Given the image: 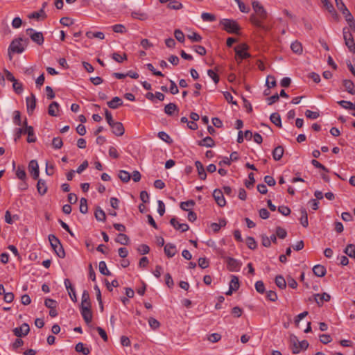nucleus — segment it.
I'll return each instance as SVG.
<instances>
[{
    "mask_svg": "<svg viewBox=\"0 0 355 355\" xmlns=\"http://www.w3.org/2000/svg\"><path fill=\"white\" fill-rule=\"evenodd\" d=\"M252 8L256 15H251L250 17V21L257 27H259L265 31H269V27L262 24V20L267 18L268 14L262 5L259 1H254L252 2Z\"/></svg>",
    "mask_w": 355,
    "mask_h": 355,
    "instance_id": "nucleus-1",
    "label": "nucleus"
},
{
    "mask_svg": "<svg viewBox=\"0 0 355 355\" xmlns=\"http://www.w3.org/2000/svg\"><path fill=\"white\" fill-rule=\"evenodd\" d=\"M28 43L29 40L28 38L23 39L22 37H19L17 39H15L10 44L8 51L21 53L28 46Z\"/></svg>",
    "mask_w": 355,
    "mask_h": 355,
    "instance_id": "nucleus-2",
    "label": "nucleus"
},
{
    "mask_svg": "<svg viewBox=\"0 0 355 355\" xmlns=\"http://www.w3.org/2000/svg\"><path fill=\"white\" fill-rule=\"evenodd\" d=\"M220 25L228 33L239 35L240 26L235 20L223 19L220 21Z\"/></svg>",
    "mask_w": 355,
    "mask_h": 355,
    "instance_id": "nucleus-3",
    "label": "nucleus"
},
{
    "mask_svg": "<svg viewBox=\"0 0 355 355\" xmlns=\"http://www.w3.org/2000/svg\"><path fill=\"white\" fill-rule=\"evenodd\" d=\"M250 46L245 43H241L234 47V51L236 53L235 59L239 64L243 60L247 59L251 57V55L248 52Z\"/></svg>",
    "mask_w": 355,
    "mask_h": 355,
    "instance_id": "nucleus-4",
    "label": "nucleus"
},
{
    "mask_svg": "<svg viewBox=\"0 0 355 355\" xmlns=\"http://www.w3.org/2000/svg\"><path fill=\"white\" fill-rule=\"evenodd\" d=\"M291 348L293 354H298L302 349L305 350L309 347V343L304 340L299 341L295 336H291L290 338Z\"/></svg>",
    "mask_w": 355,
    "mask_h": 355,
    "instance_id": "nucleus-5",
    "label": "nucleus"
},
{
    "mask_svg": "<svg viewBox=\"0 0 355 355\" xmlns=\"http://www.w3.org/2000/svg\"><path fill=\"white\" fill-rule=\"evenodd\" d=\"M49 241L55 254L60 258H64L65 257V252L60 240L55 235L49 234Z\"/></svg>",
    "mask_w": 355,
    "mask_h": 355,
    "instance_id": "nucleus-6",
    "label": "nucleus"
},
{
    "mask_svg": "<svg viewBox=\"0 0 355 355\" xmlns=\"http://www.w3.org/2000/svg\"><path fill=\"white\" fill-rule=\"evenodd\" d=\"M26 33L30 36L31 40L38 45L44 43V38L42 32H36L32 28L26 29Z\"/></svg>",
    "mask_w": 355,
    "mask_h": 355,
    "instance_id": "nucleus-7",
    "label": "nucleus"
},
{
    "mask_svg": "<svg viewBox=\"0 0 355 355\" xmlns=\"http://www.w3.org/2000/svg\"><path fill=\"white\" fill-rule=\"evenodd\" d=\"M29 331L30 327L27 323H23L20 327L13 329L14 335L18 338L26 336Z\"/></svg>",
    "mask_w": 355,
    "mask_h": 355,
    "instance_id": "nucleus-8",
    "label": "nucleus"
},
{
    "mask_svg": "<svg viewBox=\"0 0 355 355\" xmlns=\"http://www.w3.org/2000/svg\"><path fill=\"white\" fill-rule=\"evenodd\" d=\"M226 263L230 271H239L241 266V263L239 261L232 257H227Z\"/></svg>",
    "mask_w": 355,
    "mask_h": 355,
    "instance_id": "nucleus-9",
    "label": "nucleus"
},
{
    "mask_svg": "<svg viewBox=\"0 0 355 355\" xmlns=\"http://www.w3.org/2000/svg\"><path fill=\"white\" fill-rule=\"evenodd\" d=\"M213 197L219 207H223L225 206L226 200L221 190L216 189L213 192Z\"/></svg>",
    "mask_w": 355,
    "mask_h": 355,
    "instance_id": "nucleus-10",
    "label": "nucleus"
},
{
    "mask_svg": "<svg viewBox=\"0 0 355 355\" xmlns=\"http://www.w3.org/2000/svg\"><path fill=\"white\" fill-rule=\"evenodd\" d=\"M28 171L33 179H38L40 175V170L37 162L36 160L33 159L29 162Z\"/></svg>",
    "mask_w": 355,
    "mask_h": 355,
    "instance_id": "nucleus-11",
    "label": "nucleus"
},
{
    "mask_svg": "<svg viewBox=\"0 0 355 355\" xmlns=\"http://www.w3.org/2000/svg\"><path fill=\"white\" fill-rule=\"evenodd\" d=\"M113 134L117 137L122 136L125 132L124 127L121 122L116 121L110 125Z\"/></svg>",
    "mask_w": 355,
    "mask_h": 355,
    "instance_id": "nucleus-12",
    "label": "nucleus"
},
{
    "mask_svg": "<svg viewBox=\"0 0 355 355\" xmlns=\"http://www.w3.org/2000/svg\"><path fill=\"white\" fill-rule=\"evenodd\" d=\"M80 313L86 324H89L92 320L91 307H80Z\"/></svg>",
    "mask_w": 355,
    "mask_h": 355,
    "instance_id": "nucleus-13",
    "label": "nucleus"
},
{
    "mask_svg": "<svg viewBox=\"0 0 355 355\" xmlns=\"http://www.w3.org/2000/svg\"><path fill=\"white\" fill-rule=\"evenodd\" d=\"M26 106L28 113L31 114L36 107V98L33 93L31 94V96L26 98Z\"/></svg>",
    "mask_w": 355,
    "mask_h": 355,
    "instance_id": "nucleus-14",
    "label": "nucleus"
},
{
    "mask_svg": "<svg viewBox=\"0 0 355 355\" xmlns=\"http://www.w3.org/2000/svg\"><path fill=\"white\" fill-rule=\"evenodd\" d=\"M171 225L177 230L182 232H187L189 230V225L186 223H180L175 218H172L170 220Z\"/></svg>",
    "mask_w": 355,
    "mask_h": 355,
    "instance_id": "nucleus-15",
    "label": "nucleus"
},
{
    "mask_svg": "<svg viewBox=\"0 0 355 355\" xmlns=\"http://www.w3.org/2000/svg\"><path fill=\"white\" fill-rule=\"evenodd\" d=\"M335 3L338 9L342 12L344 15L345 18L349 17L352 15V13L349 11L347 8L345 6V3L342 0H335Z\"/></svg>",
    "mask_w": 355,
    "mask_h": 355,
    "instance_id": "nucleus-16",
    "label": "nucleus"
},
{
    "mask_svg": "<svg viewBox=\"0 0 355 355\" xmlns=\"http://www.w3.org/2000/svg\"><path fill=\"white\" fill-rule=\"evenodd\" d=\"M24 134L28 135L27 142L34 143L36 141V137L35 136L34 128L33 126L26 125L24 128Z\"/></svg>",
    "mask_w": 355,
    "mask_h": 355,
    "instance_id": "nucleus-17",
    "label": "nucleus"
},
{
    "mask_svg": "<svg viewBox=\"0 0 355 355\" xmlns=\"http://www.w3.org/2000/svg\"><path fill=\"white\" fill-rule=\"evenodd\" d=\"M314 299L318 306H320L323 304L324 302H328L330 300V295L326 293H323L322 294H315L314 295Z\"/></svg>",
    "mask_w": 355,
    "mask_h": 355,
    "instance_id": "nucleus-18",
    "label": "nucleus"
},
{
    "mask_svg": "<svg viewBox=\"0 0 355 355\" xmlns=\"http://www.w3.org/2000/svg\"><path fill=\"white\" fill-rule=\"evenodd\" d=\"M160 3H168V8L170 9L180 10L182 8V5L180 2L177 0H159Z\"/></svg>",
    "mask_w": 355,
    "mask_h": 355,
    "instance_id": "nucleus-19",
    "label": "nucleus"
},
{
    "mask_svg": "<svg viewBox=\"0 0 355 355\" xmlns=\"http://www.w3.org/2000/svg\"><path fill=\"white\" fill-rule=\"evenodd\" d=\"M164 252H165L166 255L169 258L174 257L177 252L175 245L174 244H172L170 243H167L164 246Z\"/></svg>",
    "mask_w": 355,
    "mask_h": 355,
    "instance_id": "nucleus-20",
    "label": "nucleus"
},
{
    "mask_svg": "<svg viewBox=\"0 0 355 355\" xmlns=\"http://www.w3.org/2000/svg\"><path fill=\"white\" fill-rule=\"evenodd\" d=\"M195 166L197 168L199 178L202 180H205L207 178V173L205 171L204 166L200 161H196L195 162Z\"/></svg>",
    "mask_w": 355,
    "mask_h": 355,
    "instance_id": "nucleus-21",
    "label": "nucleus"
},
{
    "mask_svg": "<svg viewBox=\"0 0 355 355\" xmlns=\"http://www.w3.org/2000/svg\"><path fill=\"white\" fill-rule=\"evenodd\" d=\"M343 85L348 93L352 95L355 94V85L352 80L347 79L343 80Z\"/></svg>",
    "mask_w": 355,
    "mask_h": 355,
    "instance_id": "nucleus-22",
    "label": "nucleus"
},
{
    "mask_svg": "<svg viewBox=\"0 0 355 355\" xmlns=\"http://www.w3.org/2000/svg\"><path fill=\"white\" fill-rule=\"evenodd\" d=\"M58 111H59V104L57 102L53 101L49 105L48 114L50 116H58Z\"/></svg>",
    "mask_w": 355,
    "mask_h": 355,
    "instance_id": "nucleus-23",
    "label": "nucleus"
},
{
    "mask_svg": "<svg viewBox=\"0 0 355 355\" xmlns=\"http://www.w3.org/2000/svg\"><path fill=\"white\" fill-rule=\"evenodd\" d=\"M107 104L111 109H117L123 105V101L119 97L115 96L110 101H108Z\"/></svg>",
    "mask_w": 355,
    "mask_h": 355,
    "instance_id": "nucleus-24",
    "label": "nucleus"
},
{
    "mask_svg": "<svg viewBox=\"0 0 355 355\" xmlns=\"http://www.w3.org/2000/svg\"><path fill=\"white\" fill-rule=\"evenodd\" d=\"M326 268H324V266H322V265H315L313 268V272L314 273V275L317 277H322L325 275L326 274Z\"/></svg>",
    "mask_w": 355,
    "mask_h": 355,
    "instance_id": "nucleus-25",
    "label": "nucleus"
},
{
    "mask_svg": "<svg viewBox=\"0 0 355 355\" xmlns=\"http://www.w3.org/2000/svg\"><path fill=\"white\" fill-rule=\"evenodd\" d=\"M179 109L178 106L173 103L167 104L164 107V112L168 116H173L175 112H178Z\"/></svg>",
    "mask_w": 355,
    "mask_h": 355,
    "instance_id": "nucleus-26",
    "label": "nucleus"
},
{
    "mask_svg": "<svg viewBox=\"0 0 355 355\" xmlns=\"http://www.w3.org/2000/svg\"><path fill=\"white\" fill-rule=\"evenodd\" d=\"M198 144L200 146L211 148L214 146L215 142L211 137H206L203 139L198 141Z\"/></svg>",
    "mask_w": 355,
    "mask_h": 355,
    "instance_id": "nucleus-27",
    "label": "nucleus"
},
{
    "mask_svg": "<svg viewBox=\"0 0 355 355\" xmlns=\"http://www.w3.org/2000/svg\"><path fill=\"white\" fill-rule=\"evenodd\" d=\"M91 307V302L88 291H84L82 294L80 307Z\"/></svg>",
    "mask_w": 355,
    "mask_h": 355,
    "instance_id": "nucleus-28",
    "label": "nucleus"
},
{
    "mask_svg": "<svg viewBox=\"0 0 355 355\" xmlns=\"http://www.w3.org/2000/svg\"><path fill=\"white\" fill-rule=\"evenodd\" d=\"M37 189L41 196H44L47 191L46 182L42 179H39L37 184Z\"/></svg>",
    "mask_w": 355,
    "mask_h": 355,
    "instance_id": "nucleus-29",
    "label": "nucleus"
},
{
    "mask_svg": "<svg viewBox=\"0 0 355 355\" xmlns=\"http://www.w3.org/2000/svg\"><path fill=\"white\" fill-rule=\"evenodd\" d=\"M284 155V148L282 146H278L272 151V157L275 161L281 159Z\"/></svg>",
    "mask_w": 355,
    "mask_h": 355,
    "instance_id": "nucleus-30",
    "label": "nucleus"
},
{
    "mask_svg": "<svg viewBox=\"0 0 355 355\" xmlns=\"http://www.w3.org/2000/svg\"><path fill=\"white\" fill-rule=\"evenodd\" d=\"M75 349L77 352L81 353L83 355H88L90 353V349L85 347L83 343H77Z\"/></svg>",
    "mask_w": 355,
    "mask_h": 355,
    "instance_id": "nucleus-31",
    "label": "nucleus"
},
{
    "mask_svg": "<svg viewBox=\"0 0 355 355\" xmlns=\"http://www.w3.org/2000/svg\"><path fill=\"white\" fill-rule=\"evenodd\" d=\"M115 241L116 243H119L121 245H125L129 243L130 239L126 234H123V233H119L117 235V237L116 238Z\"/></svg>",
    "mask_w": 355,
    "mask_h": 355,
    "instance_id": "nucleus-32",
    "label": "nucleus"
},
{
    "mask_svg": "<svg viewBox=\"0 0 355 355\" xmlns=\"http://www.w3.org/2000/svg\"><path fill=\"white\" fill-rule=\"evenodd\" d=\"M300 213H301L300 223L303 227H306L309 225V221H308V216H307V212H306V209L301 208Z\"/></svg>",
    "mask_w": 355,
    "mask_h": 355,
    "instance_id": "nucleus-33",
    "label": "nucleus"
},
{
    "mask_svg": "<svg viewBox=\"0 0 355 355\" xmlns=\"http://www.w3.org/2000/svg\"><path fill=\"white\" fill-rule=\"evenodd\" d=\"M270 120L272 123H274L277 127H279V128L282 127L281 116L278 113L274 112V113L271 114V115L270 116Z\"/></svg>",
    "mask_w": 355,
    "mask_h": 355,
    "instance_id": "nucleus-34",
    "label": "nucleus"
},
{
    "mask_svg": "<svg viewBox=\"0 0 355 355\" xmlns=\"http://www.w3.org/2000/svg\"><path fill=\"white\" fill-rule=\"evenodd\" d=\"M47 17L43 9H40L38 12H33L28 15V18L30 19H39L42 17V19H46Z\"/></svg>",
    "mask_w": 355,
    "mask_h": 355,
    "instance_id": "nucleus-35",
    "label": "nucleus"
},
{
    "mask_svg": "<svg viewBox=\"0 0 355 355\" xmlns=\"http://www.w3.org/2000/svg\"><path fill=\"white\" fill-rule=\"evenodd\" d=\"M86 36L89 39L98 38L100 40H103L105 38L104 33L101 31H98V32L87 31L86 33Z\"/></svg>",
    "mask_w": 355,
    "mask_h": 355,
    "instance_id": "nucleus-36",
    "label": "nucleus"
},
{
    "mask_svg": "<svg viewBox=\"0 0 355 355\" xmlns=\"http://www.w3.org/2000/svg\"><path fill=\"white\" fill-rule=\"evenodd\" d=\"M275 284L281 289H284L286 287V282L282 275H277L275 277Z\"/></svg>",
    "mask_w": 355,
    "mask_h": 355,
    "instance_id": "nucleus-37",
    "label": "nucleus"
},
{
    "mask_svg": "<svg viewBox=\"0 0 355 355\" xmlns=\"http://www.w3.org/2000/svg\"><path fill=\"white\" fill-rule=\"evenodd\" d=\"M94 216L96 220L98 221H105L106 219V216L104 211L100 207L96 208Z\"/></svg>",
    "mask_w": 355,
    "mask_h": 355,
    "instance_id": "nucleus-38",
    "label": "nucleus"
},
{
    "mask_svg": "<svg viewBox=\"0 0 355 355\" xmlns=\"http://www.w3.org/2000/svg\"><path fill=\"white\" fill-rule=\"evenodd\" d=\"M291 50L297 54H301L302 53V44L297 41L293 42L291 45Z\"/></svg>",
    "mask_w": 355,
    "mask_h": 355,
    "instance_id": "nucleus-39",
    "label": "nucleus"
},
{
    "mask_svg": "<svg viewBox=\"0 0 355 355\" xmlns=\"http://www.w3.org/2000/svg\"><path fill=\"white\" fill-rule=\"evenodd\" d=\"M195 205V202L193 200H189L186 202H182L180 203V208L184 211H190L191 210L190 207H192Z\"/></svg>",
    "mask_w": 355,
    "mask_h": 355,
    "instance_id": "nucleus-40",
    "label": "nucleus"
},
{
    "mask_svg": "<svg viewBox=\"0 0 355 355\" xmlns=\"http://www.w3.org/2000/svg\"><path fill=\"white\" fill-rule=\"evenodd\" d=\"M344 252L349 257L355 259V245L354 244L347 245Z\"/></svg>",
    "mask_w": 355,
    "mask_h": 355,
    "instance_id": "nucleus-41",
    "label": "nucleus"
},
{
    "mask_svg": "<svg viewBox=\"0 0 355 355\" xmlns=\"http://www.w3.org/2000/svg\"><path fill=\"white\" fill-rule=\"evenodd\" d=\"M80 213L85 214L88 211V206H87V200L85 198H82L80 200V207H79Z\"/></svg>",
    "mask_w": 355,
    "mask_h": 355,
    "instance_id": "nucleus-42",
    "label": "nucleus"
},
{
    "mask_svg": "<svg viewBox=\"0 0 355 355\" xmlns=\"http://www.w3.org/2000/svg\"><path fill=\"white\" fill-rule=\"evenodd\" d=\"M131 15L133 18L138 19L141 21L146 20L148 18L146 13L140 11H134L131 13Z\"/></svg>",
    "mask_w": 355,
    "mask_h": 355,
    "instance_id": "nucleus-43",
    "label": "nucleus"
},
{
    "mask_svg": "<svg viewBox=\"0 0 355 355\" xmlns=\"http://www.w3.org/2000/svg\"><path fill=\"white\" fill-rule=\"evenodd\" d=\"M119 178L122 182H128L130 181L131 176L126 171L121 170L119 173Z\"/></svg>",
    "mask_w": 355,
    "mask_h": 355,
    "instance_id": "nucleus-44",
    "label": "nucleus"
},
{
    "mask_svg": "<svg viewBox=\"0 0 355 355\" xmlns=\"http://www.w3.org/2000/svg\"><path fill=\"white\" fill-rule=\"evenodd\" d=\"M230 288H231L232 290H234V291L239 288V280L236 276L233 275L232 277V279L230 282Z\"/></svg>",
    "mask_w": 355,
    "mask_h": 355,
    "instance_id": "nucleus-45",
    "label": "nucleus"
},
{
    "mask_svg": "<svg viewBox=\"0 0 355 355\" xmlns=\"http://www.w3.org/2000/svg\"><path fill=\"white\" fill-rule=\"evenodd\" d=\"M99 271L103 275L109 276L111 275V272L107 268V265L104 261L99 262Z\"/></svg>",
    "mask_w": 355,
    "mask_h": 355,
    "instance_id": "nucleus-46",
    "label": "nucleus"
},
{
    "mask_svg": "<svg viewBox=\"0 0 355 355\" xmlns=\"http://www.w3.org/2000/svg\"><path fill=\"white\" fill-rule=\"evenodd\" d=\"M201 17L204 21L212 22L216 19V17L214 15L209 12H203L201 15Z\"/></svg>",
    "mask_w": 355,
    "mask_h": 355,
    "instance_id": "nucleus-47",
    "label": "nucleus"
},
{
    "mask_svg": "<svg viewBox=\"0 0 355 355\" xmlns=\"http://www.w3.org/2000/svg\"><path fill=\"white\" fill-rule=\"evenodd\" d=\"M338 103L341 106L343 107V108L345 109H348V110H354V103H352V102L350 101H344V100H342V101H340L338 102Z\"/></svg>",
    "mask_w": 355,
    "mask_h": 355,
    "instance_id": "nucleus-48",
    "label": "nucleus"
},
{
    "mask_svg": "<svg viewBox=\"0 0 355 355\" xmlns=\"http://www.w3.org/2000/svg\"><path fill=\"white\" fill-rule=\"evenodd\" d=\"M17 177L21 180H24L26 178V173L23 166H19L17 170L16 171Z\"/></svg>",
    "mask_w": 355,
    "mask_h": 355,
    "instance_id": "nucleus-49",
    "label": "nucleus"
},
{
    "mask_svg": "<svg viewBox=\"0 0 355 355\" xmlns=\"http://www.w3.org/2000/svg\"><path fill=\"white\" fill-rule=\"evenodd\" d=\"M245 243L250 249L254 250L257 248V242L252 236H248L246 238Z\"/></svg>",
    "mask_w": 355,
    "mask_h": 355,
    "instance_id": "nucleus-50",
    "label": "nucleus"
},
{
    "mask_svg": "<svg viewBox=\"0 0 355 355\" xmlns=\"http://www.w3.org/2000/svg\"><path fill=\"white\" fill-rule=\"evenodd\" d=\"M158 137L167 144H171L173 142V140L171 139L170 136L165 132H159L158 133Z\"/></svg>",
    "mask_w": 355,
    "mask_h": 355,
    "instance_id": "nucleus-51",
    "label": "nucleus"
},
{
    "mask_svg": "<svg viewBox=\"0 0 355 355\" xmlns=\"http://www.w3.org/2000/svg\"><path fill=\"white\" fill-rule=\"evenodd\" d=\"M174 36L178 42H180L181 43H183L184 42V35L181 30H180V29L175 30Z\"/></svg>",
    "mask_w": 355,
    "mask_h": 355,
    "instance_id": "nucleus-52",
    "label": "nucleus"
},
{
    "mask_svg": "<svg viewBox=\"0 0 355 355\" xmlns=\"http://www.w3.org/2000/svg\"><path fill=\"white\" fill-rule=\"evenodd\" d=\"M266 85L268 88L274 87L276 86L277 83L275 77L273 76H268Z\"/></svg>",
    "mask_w": 355,
    "mask_h": 355,
    "instance_id": "nucleus-53",
    "label": "nucleus"
},
{
    "mask_svg": "<svg viewBox=\"0 0 355 355\" xmlns=\"http://www.w3.org/2000/svg\"><path fill=\"white\" fill-rule=\"evenodd\" d=\"M276 235L279 239H284L287 236V232H286V230L285 229H284V228H282L281 227H277L276 228Z\"/></svg>",
    "mask_w": 355,
    "mask_h": 355,
    "instance_id": "nucleus-54",
    "label": "nucleus"
},
{
    "mask_svg": "<svg viewBox=\"0 0 355 355\" xmlns=\"http://www.w3.org/2000/svg\"><path fill=\"white\" fill-rule=\"evenodd\" d=\"M112 59L117 62L121 63L123 62V60H127V55L125 53H123V56H121L118 53H114L112 54Z\"/></svg>",
    "mask_w": 355,
    "mask_h": 355,
    "instance_id": "nucleus-55",
    "label": "nucleus"
},
{
    "mask_svg": "<svg viewBox=\"0 0 355 355\" xmlns=\"http://www.w3.org/2000/svg\"><path fill=\"white\" fill-rule=\"evenodd\" d=\"M52 145L55 149H60L63 146L62 140L60 137H55L53 139Z\"/></svg>",
    "mask_w": 355,
    "mask_h": 355,
    "instance_id": "nucleus-56",
    "label": "nucleus"
},
{
    "mask_svg": "<svg viewBox=\"0 0 355 355\" xmlns=\"http://www.w3.org/2000/svg\"><path fill=\"white\" fill-rule=\"evenodd\" d=\"M148 323L150 327L154 330L157 329L160 327L159 322L154 318H150Z\"/></svg>",
    "mask_w": 355,
    "mask_h": 355,
    "instance_id": "nucleus-57",
    "label": "nucleus"
},
{
    "mask_svg": "<svg viewBox=\"0 0 355 355\" xmlns=\"http://www.w3.org/2000/svg\"><path fill=\"white\" fill-rule=\"evenodd\" d=\"M345 44L350 52L355 53V42L354 38L349 40H345Z\"/></svg>",
    "mask_w": 355,
    "mask_h": 355,
    "instance_id": "nucleus-58",
    "label": "nucleus"
},
{
    "mask_svg": "<svg viewBox=\"0 0 355 355\" xmlns=\"http://www.w3.org/2000/svg\"><path fill=\"white\" fill-rule=\"evenodd\" d=\"M57 304H58V303L55 300L50 299V298H47L44 301V305L49 309H53V308H56Z\"/></svg>",
    "mask_w": 355,
    "mask_h": 355,
    "instance_id": "nucleus-59",
    "label": "nucleus"
},
{
    "mask_svg": "<svg viewBox=\"0 0 355 355\" xmlns=\"http://www.w3.org/2000/svg\"><path fill=\"white\" fill-rule=\"evenodd\" d=\"M255 289L258 293L263 294L265 292V286L263 282L261 280L257 281L255 283Z\"/></svg>",
    "mask_w": 355,
    "mask_h": 355,
    "instance_id": "nucleus-60",
    "label": "nucleus"
},
{
    "mask_svg": "<svg viewBox=\"0 0 355 355\" xmlns=\"http://www.w3.org/2000/svg\"><path fill=\"white\" fill-rule=\"evenodd\" d=\"M187 37L193 42H199L202 40V37L197 33H192L191 35H188Z\"/></svg>",
    "mask_w": 355,
    "mask_h": 355,
    "instance_id": "nucleus-61",
    "label": "nucleus"
},
{
    "mask_svg": "<svg viewBox=\"0 0 355 355\" xmlns=\"http://www.w3.org/2000/svg\"><path fill=\"white\" fill-rule=\"evenodd\" d=\"M306 117L311 119H315L319 117L320 114L318 112H313L309 110H306L305 112Z\"/></svg>",
    "mask_w": 355,
    "mask_h": 355,
    "instance_id": "nucleus-62",
    "label": "nucleus"
},
{
    "mask_svg": "<svg viewBox=\"0 0 355 355\" xmlns=\"http://www.w3.org/2000/svg\"><path fill=\"white\" fill-rule=\"evenodd\" d=\"M12 87L17 94H21L23 91L22 84L19 83L17 80H16L15 82H13Z\"/></svg>",
    "mask_w": 355,
    "mask_h": 355,
    "instance_id": "nucleus-63",
    "label": "nucleus"
},
{
    "mask_svg": "<svg viewBox=\"0 0 355 355\" xmlns=\"http://www.w3.org/2000/svg\"><path fill=\"white\" fill-rule=\"evenodd\" d=\"M345 20L349 24V30L351 29L352 31L355 32V20L354 19V17L351 15L350 18L347 17L345 18Z\"/></svg>",
    "mask_w": 355,
    "mask_h": 355,
    "instance_id": "nucleus-64",
    "label": "nucleus"
}]
</instances>
